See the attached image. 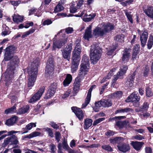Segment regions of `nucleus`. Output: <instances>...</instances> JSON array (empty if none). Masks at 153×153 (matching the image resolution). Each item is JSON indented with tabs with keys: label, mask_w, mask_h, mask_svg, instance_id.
I'll return each instance as SVG.
<instances>
[{
	"label": "nucleus",
	"mask_w": 153,
	"mask_h": 153,
	"mask_svg": "<svg viewBox=\"0 0 153 153\" xmlns=\"http://www.w3.org/2000/svg\"><path fill=\"white\" fill-rule=\"evenodd\" d=\"M40 59L36 58L31 63L30 68L28 71L27 85L28 87H32L34 85L36 80L38 73V68L39 66Z\"/></svg>",
	"instance_id": "f257e3e1"
},
{
	"label": "nucleus",
	"mask_w": 153,
	"mask_h": 153,
	"mask_svg": "<svg viewBox=\"0 0 153 153\" xmlns=\"http://www.w3.org/2000/svg\"><path fill=\"white\" fill-rule=\"evenodd\" d=\"M10 59H11L10 63L8 64L7 71L4 74L5 81L7 85L11 84V79L13 77L16 66L17 65L19 61L18 57L16 56H12Z\"/></svg>",
	"instance_id": "f03ea898"
},
{
	"label": "nucleus",
	"mask_w": 153,
	"mask_h": 153,
	"mask_svg": "<svg viewBox=\"0 0 153 153\" xmlns=\"http://www.w3.org/2000/svg\"><path fill=\"white\" fill-rule=\"evenodd\" d=\"M102 50L97 44H93L91 46L90 49V60L91 63L96 64L100 59L101 56Z\"/></svg>",
	"instance_id": "7ed1b4c3"
},
{
	"label": "nucleus",
	"mask_w": 153,
	"mask_h": 153,
	"mask_svg": "<svg viewBox=\"0 0 153 153\" xmlns=\"http://www.w3.org/2000/svg\"><path fill=\"white\" fill-rule=\"evenodd\" d=\"M81 62L78 76L76 77V80L78 79H83L87 74L89 68V59L88 57L83 56Z\"/></svg>",
	"instance_id": "20e7f679"
},
{
	"label": "nucleus",
	"mask_w": 153,
	"mask_h": 153,
	"mask_svg": "<svg viewBox=\"0 0 153 153\" xmlns=\"http://www.w3.org/2000/svg\"><path fill=\"white\" fill-rule=\"evenodd\" d=\"M65 31V30H62L58 33L57 35H55V38L53 39V49L55 50L56 48H60L67 42L68 36L66 34L64 33L62 34V38L59 40H56L55 39V38L57 36L61 33H62Z\"/></svg>",
	"instance_id": "39448f33"
},
{
	"label": "nucleus",
	"mask_w": 153,
	"mask_h": 153,
	"mask_svg": "<svg viewBox=\"0 0 153 153\" xmlns=\"http://www.w3.org/2000/svg\"><path fill=\"white\" fill-rule=\"evenodd\" d=\"M140 97L138 96L137 92H134L132 93L125 100L126 102H133L134 105L136 107L139 106V101L140 100Z\"/></svg>",
	"instance_id": "423d86ee"
},
{
	"label": "nucleus",
	"mask_w": 153,
	"mask_h": 153,
	"mask_svg": "<svg viewBox=\"0 0 153 153\" xmlns=\"http://www.w3.org/2000/svg\"><path fill=\"white\" fill-rule=\"evenodd\" d=\"M128 67L127 65H124L120 68V71L118 72L117 75L114 76V79L112 80L111 86L114 87L115 85L116 81L119 78L121 79L123 75L126 72Z\"/></svg>",
	"instance_id": "0eeeda50"
},
{
	"label": "nucleus",
	"mask_w": 153,
	"mask_h": 153,
	"mask_svg": "<svg viewBox=\"0 0 153 153\" xmlns=\"http://www.w3.org/2000/svg\"><path fill=\"white\" fill-rule=\"evenodd\" d=\"M16 47L13 46H10L6 49V53L4 55V60L8 61L11 58L13 54L16 51Z\"/></svg>",
	"instance_id": "6e6552de"
},
{
	"label": "nucleus",
	"mask_w": 153,
	"mask_h": 153,
	"mask_svg": "<svg viewBox=\"0 0 153 153\" xmlns=\"http://www.w3.org/2000/svg\"><path fill=\"white\" fill-rule=\"evenodd\" d=\"M81 48L80 44L79 43H77L74 50L73 51L72 53V60H77L78 59L80 60V55L81 53Z\"/></svg>",
	"instance_id": "1a4fd4ad"
},
{
	"label": "nucleus",
	"mask_w": 153,
	"mask_h": 153,
	"mask_svg": "<svg viewBox=\"0 0 153 153\" xmlns=\"http://www.w3.org/2000/svg\"><path fill=\"white\" fill-rule=\"evenodd\" d=\"M45 87L43 86L41 88L38 92L35 94L30 99L28 102L30 103H33L38 100L44 92Z\"/></svg>",
	"instance_id": "9d476101"
},
{
	"label": "nucleus",
	"mask_w": 153,
	"mask_h": 153,
	"mask_svg": "<svg viewBox=\"0 0 153 153\" xmlns=\"http://www.w3.org/2000/svg\"><path fill=\"white\" fill-rule=\"evenodd\" d=\"M96 86L94 85L91 86L88 90L87 95L85 99V102L83 103L82 105V108H84L85 107L89 104L91 98V93L92 90L96 88Z\"/></svg>",
	"instance_id": "9b49d317"
},
{
	"label": "nucleus",
	"mask_w": 153,
	"mask_h": 153,
	"mask_svg": "<svg viewBox=\"0 0 153 153\" xmlns=\"http://www.w3.org/2000/svg\"><path fill=\"white\" fill-rule=\"evenodd\" d=\"M54 67L53 60L52 59H49L47 64L45 72L48 74L52 72L54 70Z\"/></svg>",
	"instance_id": "f8f14e48"
},
{
	"label": "nucleus",
	"mask_w": 153,
	"mask_h": 153,
	"mask_svg": "<svg viewBox=\"0 0 153 153\" xmlns=\"http://www.w3.org/2000/svg\"><path fill=\"white\" fill-rule=\"evenodd\" d=\"M131 52V50L128 49H126L123 51L122 57L123 63H126L128 61L130 58Z\"/></svg>",
	"instance_id": "ddd939ff"
},
{
	"label": "nucleus",
	"mask_w": 153,
	"mask_h": 153,
	"mask_svg": "<svg viewBox=\"0 0 153 153\" xmlns=\"http://www.w3.org/2000/svg\"><path fill=\"white\" fill-rule=\"evenodd\" d=\"M72 50V47L71 46H68L62 51V54L63 58L69 60L70 59L71 53Z\"/></svg>",
	"instance_id": "4468645a"
},
{
	"label": "nucleus",
	"mask_w": 153,
	"mask_h": 153,
	"mask_svg": "<svg viewBox=\"0 0 153 153\" xmlns=\"http://www.w3.org/2000/svg\"><path fill=\"white\" fill-rule=\"evenodd\" d=\"M71 109L79 120L83 119V113L80 108L76 107H73L71 108Z\"/></svg>",
	"instance_id": "2eb2a0df"
},
{
	"label": "nucleus",
	"mask_w": 153,
	"mask_h": 153,
	"mask_svg": "<svg viewBox=\"0 0 153 153\" xmlns=\"http://www.w3.org/2000/svg\"><path fill=\"white\" fill-rule=\"evenodd\" d=\"M56 89V87L55 85L53 84L51 85L46 94V99H48L52 97L55 93Z\"/></svg>",
	"instance_id": "dca6fc26"
},
{
	"label": "nucleus",
	"mask_w": 153,
	"mask_h": 153,
	"mask_svg": "<svg viewBox=\"0 0 153 153\" xmlns=\"http://www.w3.org/2000/svg\"><path fill=\"white\" fill-rule=\"evenodd\" d=\"M93 34L96 37L102 36L105 35L102 28L97 27L93 30Z\"/></svg>",
	"instance_id": "f3484780"
},
{
	"label": "nucleus",
	"mask_w": 153,
	"mask_h": 153,
	"mask_svg": "<svg viewBox=\"0 0 153 153\" xmlns=\"http://www.w3.org/2000/svg\"><path fill=\"white\" fill-rule=\"evenodd\" d=\"M4 142L6 144H16L18 141L17 138L15 135H13L11 137H8L4 140Z\"/></svg>",
	"instance_id": "a211bd4d"
},
{
	"label": "nucleus",
	"mask_w": 153,
	"mask_h": 153,
	"mask_svg": "<svg viewBox=\"0 0 153 153\" xmlns=\"http://www.w3.org/2000/svg\"><path fill=\"white\" fill-rule=\"evenodd\" d=\"M92 26L91 25L87 27L85 30V31L83 36V38L87 40H88L90 38L92 37L91 32Z\"/></svg>",
	"instance_id": "6ab92c4d"
},
{
	"label": "nucleus",
	"mask_w": 153,
	"mask_h": 153,
	"mask_svg": "<svg viewBox=\"0 0 153 153\" xmlns=\"http://www.w3.org/2000/svg\"><path fill=\"white\" fill-rule=\"evenodd\" d=\"M148 33L146 31L143 32L140 36V40L142 46L144 47L146 44L148 38Z\"/></svg>",
	"instance_id": "aec40b11"
},
{
	"label": "nucleus",
	"mask_w": 153,
	"mask_h": 153,
	"mask_svg": "<svg viewBox=\"0 0 153 153\" xmlns=\"http://www.w3.org/2000/svg\"><path fill=\"white\" fill-rule=\"evenodd\" d=\"M104 31L105 34L109 32L111 30H113L114 26L110 23H108L104 25L102 27Z\"/></svg>",
	"instance_id": "412c9836"
},
{
	"label": "nucleus",
	"mask_w": 153,
	"mask_h": 153,
	"mask_svg": "<svg viewBox=\"0 0 153 153\" xmlns=\"http://www.w3.org/2000/svg\"><path fill=\"white\" fill-rule=\"evenodd\" d=\"M118 149L119 151L123 152H125L130 150L129 145L125 144H119L117 146Z\"/></svg>",
	"instance_id": "4be33fe9"
},
{
	"label": "nucleus",
	"mask_w": 153,
	"mask_h": 153,
	"mask_svg": "<svg viewBox=\"0 0 153 153\" xmlns=\"http://www.w3.org/2000/svg\"><path fill=\"white\" fill-rule=\"evenodd\" d=\"M144 144V143L143 142L132 141L131 143V144L133 148L137 150H140Z\"/></svg>",
	"instance_id": "5701e85b"
},
{
	"label": "nucleus",
	"mask_w": 153,
	"mask_h": 153,
	"mask_svg": "<svg viewBox=\"0 0 153 153\" xmlns=\"http://www.w3.org/2000/svg\"><path fill=\"white\" fill-rule=\"evenodd\" d=\"M76 78L75 79V81L74 83V87L73 88L74 91L76 93L79 91L80 87V82L82 79H79L76 80Z\"/></svg>",
	"instance_id": "b1692460"
},
{
	"label": "nucleus",
	"mask_w": 153,
	"mask_h": 153,
	"mask_svg": "<svg viewBox=\"0 0 153 153\" xmlns=\"http://www.w3.org/2000/svg\"><path fill=\"white\" fill-rule=\"evenodd\" d=\"M79 61V59H78L77 60H72L71 66L72 72L74 73L76 71Z\"/></svg>",
	"instance_id": "393cba45"
},
{
	"label": "nucleus",
	"mask_w": 153,
	"mask_h": 153,
	"mask_svg": "<svg viewBox=\"0 0 153 153\" xmlns=\"http://www.w3.org/2000/svg\"><path fill=\"white\" fill-rule=\"evenodd\" d=\"M36 123H31L27 125L25 128H23L22 134L26 133L28 132L29 130H30L33 127H36Z\"/></svg>",
	"instance_id": "a878e982"
},
{
	"label": "nucleus",
	"mask_w": 153,
	"mask_h": 153,
	"mask_svg": "<svg viewBox=\"0 0 153 153\" xmlns=\"http://www.w3.org/2000/svg\"><path fill=\"white\" fill-rule=\"evenodd\" d=\"M144 11L148 16L153 18V7H148L144 10Z\"/></svg>",
	"instance_id": "bb28decb"
},
{
	"label": "nucleus",
	"mask_w": 153,
	"mask_h": 153,
	"mask_svg": "<svg viewBox=\"0 0 153 153\" xmlns=\"http://www.w3.org/2000/svg\"><path fill=\"white\" fill-rule=\"evenodd\" d=\"M17 120V117L16 116H14L7 120L6 122V124L8 126H12L15 123Z\"/></svg>",
	"instance_id": "cd10ccee"
},
{
	"label": "nucleus",
	"mask_w": 153,
	"mask_h": 153,
	"mask_svg": "<svg viewBox=\"0 0 153 153\" xmlns=\"http://www.w3.org/2000/svg\"><path fill=\"white\" fill-rule=\"evenodd\" d=\"M13 21L15 23L22 22L23 20V17L18 15L14 14L13 16Z\"/></svg>",
	"instance_id": "c85d7f7f"
},
{
	"label": "nucleus",
	"mask_w": 153,
	"mask_h": 153,
	"mask_svg": "<svg viewBox=\"0 0 153 153\" xmlns=\"http://www.w3.org/2000/svg\"><path fill=\"white\" fill-rule=\"evenodd\" d=\"M29 109V106L28 105H26L23 106L22 107L19 109L17 112V114H25L27 112Z\"/></svg>",
	"instance_id": "c756f323"
},
{
	"label": "nucleus",
	"mask_w": 153,
	"mask_h": 153,
	"mask_svg": "<svg viewBox=\"0 0 153 153\" xmlns=\"http://www.w3.org/2000/svg\"><path fill=\"white\" fill-rule=\"evenodd\" d=\"M149 107V104L146 102H145L143 103L142 107H140L139 108H136L135 109V111L137 112H138L143 111H146L148 110Z\"/></svg>",
	"instance_id": "7c9ffc66"
},
{
	"label": "nucleus",
	"mask_w": 153,
	"mask_h": 153,
	"mask_svg": "<svg viewBox=\"0 0 153 153\" xmlns=\"http://www.w3.org/2000/svg\"><path fill=\"white\" fill-rule=\"evenodd\" d=\"M72 80V77L70 74H68L67 75L65 79L63 82V84L64 86L66 87L70 84Z\"/></svg>",
	"instance_id": "2f4dec72"
},
{
	"label": "nucleus",
	"mask_w": 153,
	"mask_h": 153,
	"mask_svg": "<svg viewBox=\"0 0 153 153\" xmlns=\"http://www.w3.org/2000/svg\"><path fill=\"white\" fill-rule=\"evenodd\" d=\"M96 16L95 13H93L89 14L88 15L87 14H85L84 16V18L83 19V20L85 22H88L90 21L93 19Z\"/></svg>",
	"instance_id": "473e14b6"
},
{
	"label": "nucleus",
	"mask_w": 153,
	"mask_h": 153,
	"mask_svg": "<svg viewBox=\"0 0 153 153\" xmlns=\"http://www.w3.org/2000/svg\"><path fill=\"white\" fill-rule=\"evenodd\" d=\"M124 140L122 137H116L115 138L110 139V143L113 144L117 143L119 144Z\"/></svg>",
	"instance_id": "72a5a7b5"
},
{
	"label": "nucleus",
	"mask_w": 153,
	"mask_h": 153,
	"mask_svg": "<svg viewBox=\"0 0 153 153\" xmlns=\"http://www.w3.org/2000/svg\"><path fill=\"white\" fill-rule=\"evenodd\" d=\"M93 121L90 119H87L85 120L84 128L85 129H87L92 125Z\"/></svg>",
	"instance_id": "f704fd0d"
},
{
	"label": "nucleus",
	"mask_w": 153,
	"mask_h": 153,
	"mask_svg": "<svg viewBox=\"0 0 153 153\" xmlns=\"http://www.w3.org/2000/svg\"><path fill=\"white\" fill-rule=\"evenodd\" d=\"M132 111L133 110L130 108H126L124 109L120 108L115 111V114H116L118 113H124V112H132Z\"/></svg>",
	"instance_id": "c9c22d12"
},
{
	"label": "nucleus",
	"mask_w": 153,
	"mask_h": 153,
	"mask_svg": "<svg viewBox=\"0 0 153 153\" xmlns=\"http://www.w3.org/2000/svg\"><path fill=\"white\" fill-rule=\"evenodd\" d=\"M103 107H104L111 106L112 105V102L109 100H102Z\"/></svg>",
	"instance_id": "e433bc0d"
},
{
	"label": "nucleus",
	"mask_w": 153,
	"mask_h": 153,
	"mask_svg": "<svg viewBox=\"0 0 153 153\" xmlns=\"http://www.w3.org/2000/svg\"><path fill=\"white\" fill-rule=\"evenodd\" d=\"M127 122L126 121H118L116 122V125L119 128H123L127 124Z\"/></svg>",
	"instance_id": "4c0bfd02"
},
{
	"label": "nucleus",
	"mask_w": 153,
	"mask_h": 153,
	"mask_svg": "<svg viewBox=\"0 0 153 153\" xmlns=\"http://www.w3.org/2000/svg\"><path fill=\"white\" fill-rule=\"evenodd\" d=\"M134 74H133L132 75H130L127 79V81L126 83L128 84V83L129 86L131 87L132 86V84L134 82Z\"/></svg>",
	"instance_id": "58836bf2"
},
{
	"label": "nucleus",
	"mask_w": 153,
	"mask_h": 153,
	"mask_svg": "<svg viewBox=\"0 0 153 153\" xmlns=\"http://www.w3.org/2000/svg\"><path fill=\"white\" fill-rule=\"evenodd\" d=\"M153 45V36H150L148 39L147 44L148 48L150 49L152 47Z\"/></svg>",
	"instance_id": "ea45409f"
},
{
	"label": "nucleus",
	"mask_w": 153,
	"mask_h": 153,
	"mask_svg": "<svg viewBox=\"0 0 153 153\" xmlns=\"http://www.w3.org/2000/svg\"><path fill=\"white\" fill-rule=\"evenodd\" d=\"M137 47V50H135V51H134L132 53V59L133 60L137 59L138 58V56L137 54L138 53V51L139 49V45H137L136 46Z\"/></svg>",
	"instance_id": "a19ab883"
},
{
	"label": "nucleus",
	"mask_w": 153,
	"mask_h": 153,
	"mask_svg": "<svg viewBox=\"0 0 153 153\" xmlns=\"http://www.w3.org/2000/svg\"><path fill=\"white\" fill-rule=\"evenodd\" d=\"M43 129L46 131L47 132L49 136L51 137H53V134L51 128L48 127H46L43 128Z\"/></svg>",
	"instance_id": "79ce46f5"
},
{
	"label": "nucleus",
	"mask_w": 153,
	"mask_h": 153,
	"mask_svg": "<svg viewBox=\"0 0 153 153\" xmlns=\"http://www.w3.org/2000/svg\"><path fill=\"white\" fill-rule=\"evenodd\" d=\"M16 111V108L14 106L4 111V113L5 114H7L9 113H13Z\"/></svg>",
	"instance_id": "37998d69"
},
{
	"label": "nucleus",
	"mask_w": 153,
	"mask_h": 153,
	"mask_svg": "<svg viewBox=\"0 0 153 153\" xmlns=\"http://www.w3.org/2000/svg\"><path fill=\"white\" fill-rule=\"evenodd\" d=\"M63 9V6L60 4H59L55 7L54 12L55 13H57L62 10Z\"/></svg>",
	"instance_id": "c03bdc74"
},
{
	"label": "nucleus",
	"mask_w": 153,
	"mask_h": 153,
	"mask_svg": "<svg viewBox=\"0 0 153 153\" xmlns=\"http://www.w3.org/2000/svg\"><path fill=\"white\" fill-rule=\"evenodd\" d=\"M123 92L121 91H117L112 94V97L115 98H119L122 96Z\"/></svg>",
	"instance_id": "a18cd8bd"
},
{
	"label": "nucleus",
	"mask_w": 153,
	"mask_h": 153,
	"mask_svg": "<svg viewBox=\"0 0 153 153\" xmlns=\"http://www.w3.org/2000/svg\"><path fill=\"white\" fill-rule=\"evenodd\" d=\"M40 134V133L37 131H35L29 134L27 137H28L30 139L34 137L39 136Z\"/></svg>",
	"instance_id": "49530a36"
},
{
	"label": "nucleus",
	"mask_w": 153,
	"mask_h": 153,
	"mask_svg": "<svg viewBox=\"0 0 153 153\" xmlns=\"http://www.w3.org/2000/svg\"><path fill=\"white\" fill-rule=\"evenodd\" d=\"M124 36L120 35L117 36L115 38V40L117 42H124Z\"/></svg>",
	"instance_id": "de8ad7c7"
},
{
	"label": "nucleus",
	"mask_w": 153,
	"mask_h": 153,
	"mask_svg": "<svg viewBox=\"0 0 153 153\" xmlns=\"http://www.w3.org/2000/svg\"><path fill=\"white\" fill-rule=\"evenodd\" d=\"M140 112L138 114V115L141 117L142 116L145 117H147L150 115V114L147 112H144V111H140Z\"/></svg>",
	"instance_id": "09e8293b"
},
{
	"label": "nucleus",
	"mask_w": 153,
	"mask_h": 153,
	"mask_svg": "<svg viewBox=\"0 0 153 153\" xmlns=\"http://www.w3.org/2000/svg\"><path fill=\"white\" fill-rule=\"evenodd\" d=\"M146 94L147 97H149L153 95V93L150 88L149 87H147L146 88Z\"/></svg>",
	"instance_id": "8fccbe9b"
},
{
	"label": "nucleus",
	"mask_w": 153,
	"mask_h": 153,
	"mask_svg": "<svg viewBox=\"0 0 153 153\" xmlns=\"http://www.w3.org/2000/svg\"><path fill=\"white\" fill-rule=\"evenodd\" d=\"M105 118L103 117L98 118L94 121L93 125V126H96L101 122L105 120Z\"/></svg>",
	"instance_id": "3c124183"
},
{
	"label": "nucleus",
	"mask_w": 153,
	"mask_h": 153,
	"mask_svg": "<svg viewBox=\"0 0 153 153\" xmlns=\"http://www.w3.org/2000/svg\"><path fill=\"white\" fill-rule=\"evenodd\" d=\"M144 139L143 137L140 135H136L132 137V139H135L138 140H140Z\"/></svg>",
	"instance_id": "603ef678"
},
{
	"label": "nucleus",
	"mask_w": 153,
	"mask_h": 153,
	"mask_svg": "<svg viewBox=\"0 0 153 153\" xmlns=\"http://www.w3.org/2000/svg\"><path fill=\"white\" fill-rule=\"evenodd\" d=\"M102 147L103 149L107 151L112 152L113 151L112 148L109 145H103Z\"/></svg>",
	"instance_id": "864d4df0"
},
{
	"label": "nucleus",
	"mask_w": 153,
	"mask_h": 153,
	"mask_svg": "<svg viewBox=\"0 0 153 153\" xmlns=\"http://www.w3.org/2000/svg\"><path fill=\"white\" fill-rule=\"evenodd\" d=\"M130 12H126V15L129 21L131 23H132L133 22V20L132 19V16L131 15Z\"/></svg>",
	"instance_id": "5fc2aeb1"
},
{
	"label": "nucleus",
	"mask_w": 153,
	"mask_h": 153,
	"mask_svg": "<svg viewBox=\"0 0 153 153\" xmlns=\"http://www.w3.org/2000/svg\"><path fill=\"white\" fill-rule=\"evenodd\" d=\"M55 138L57 142H59L61 138V134L58 131H56L55 133Z\"/></svg>",
	"instance_id": "6e6d98bb"
},
{
	"label": "nucleus",
	"mask_w": 153,
	"mask_h": 153,
	"mask_svg": "<svg viewBox=\"0 0 153 153\" xmlns=\"http://www.w3.org/2000/svg\"><path fill=\"white\" fill-rule=\"evenodd\" d=\"M102 100L96 102L95 103V105L96 107L97 108H100L102 106L103 107V104Z\"/></svg>",
	"instance_id": "4d7b16f0"
},
{
	"label": "nucleus",
	"mask_w": 153,
	"mask_h": 153,
	"mask_svg": "<svg viewBox=\"0 0 153 153\" xmlns=\"http://www.w3.org/2000/svg\"><path fill=\"white\" fill-rule=\"evenodd\" d=\"M62 144L63 145V148L64 149H67L69 148L65 138L63 140Z\"/></svg>",
	"instance_id": "13d9d810"
},
{
	"label": "nucleus",
	"mask_w": 153,
	"mask_h": 153,
	"mask_svg": "<svg viewBox=\"0 0 153 153\" xmlns=\"http://www.w3.org/2000/svg\"><path fill=\"white\" fill-rule=\"evenodd\" d=\"M52 22L51 20L47 19L44 21L43 23V25H49L51 24Z\"/></svg>",
	"instance_id": "bf43d9fd"
},
{
	"label": "nucleus",
	"mask_w": 153,
	"mask_h": 153,
	"mask_svg": "<svg viewBox=\"0 0 153 153\" xmlns=\"http://www.w3.org/2000/svg\"><path fill=\"white\" fill-rule=\"evenodd\" d=\"M71 91L70 90H68L62 96L63 98H65L68 97L69 94H71Z\"/></svg>",
	"instance_id": "052dcab7"
},
{
	"label": "nucleus",
	"mask_w": 153,
	"mask_h": 153,
	"mask_svg": "<svg viewBox=\"0 0 153 153\" xmlns=\"http://www.w3.org/2000/svg\"><path fill=\"white\" fill-rule=\"evenodd\" d=\"M73 31V28L71 27H68L65 29V32L68 34L71 33Z\"/></svg>",
	"instance_id": "680f3d73"
},
{
	"label": "nucleus",
	"mask_w": 153,
	"mask_h": 153,
	"mask_svg": "<svg viewBox=\"0 0 153 153\" xmlns=\"http://www.w3.org/2000/svg\"><path fill=\"white\" fill-rule=\"evenodd\" d=\"M116 47H113V48L110 49V51H108L107 54L108 55H111L112 54V53L116 49Z\"/></svg>",
	"instance_id": "e2e57ef3"
},
{
	"label": "nucleus",
	"mask_w": 153,
	"mask_h": 153,
	"mask_svg": "<svg viewBox=\"0 0 153 153\" xmlns=\"http://www.w3.org/2000/svg\"><path fill=\"white\" fill-rule=\"evenodd\" d=\"M115 133L114 132L111 130H109L105 133V135L107 136H111L114 135Z\"/></svg>",
	"instance_id": "0e129e2a"
},
{
	"label": "nucleus",
	"mask_w": 153,
	"mask_h": 153,
	"mask_svg": "<svg viewBox=\"0 0 153 153\" xmlns=\"http://www.w3.org/2000/svg\"><path fill=\"white\" fill-rule=\"evenodd\" d=\"M145 151L146 153H152V149L149 147H147L145 148Z\"/></svg>",
	"instance_id": "69168bd1"
},
{
	"label": "nucleus",
	"mask_w": 153,
	"mask_h": 153,
	"mask_svg": "<svg viewBox=\"0 0 153 153\" xmlns=\"http://www.w3.org/2000/svg\"><path fill=\"white\" fill-rule=\"evenodd\" d=\"M50 124L51 127L54 128H58L59 127V126L54 122H51Z\"/></svg>",
	"instance_id": "338daca9"
},
{
	"label": "nucleus",
	"mask_w": 153,
	"mask_h": 153,
	"mask_svg": "<svg viewBox=\"0 0 153 153\" xmlns=\"http://www.w3.org/2000/svg\"><path fill=\"white\" fill-rule=\"evenodd\" d=\"M77 10L76 7H74L71 6L70 8V11L71 13H75Z\"/></svg>",
	"instance_id": "774afa93"
}]
</instances>
